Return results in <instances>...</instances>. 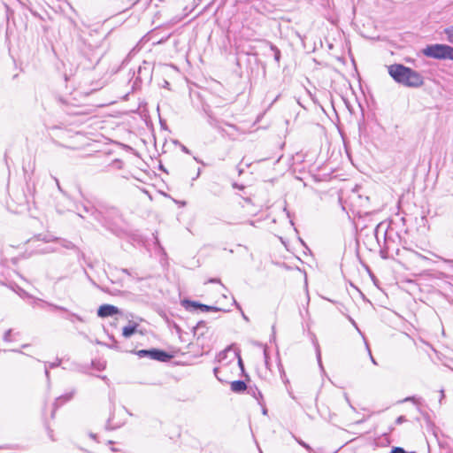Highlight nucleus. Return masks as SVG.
Returning <instances> with one entry per match:
<instances>
[{"label": "nucleus", "instance_id": "nucleus-53", "mask_svg": "<svg viewBox=\"0 0 453 453\" xmlns=\"http://www.w3.org/2000/svg\"><path fill=\"white\" fill-rule=\"evenodd\" d=\"M261 406L263 407V408H262V413H263L264 415H266V414H267V411H267V409H266V407H265V406H264V404H263V405H261Z\"/></svg>", "mask_w": 453, "mask_h": 453}, {"label": "nucleus", "instance_id": "nucleus-47", "mask_svg": "<svg viewBox=\"0 0 453 453\" xmlns=\"http://www.w3.org/2000/svg\"><path fill=\"white\" fill-rule=\"evenodd\" d=\"M219 372V367H215V368L213 369V373H214V375L216 376V378H217L219 381H222V380L218 376Z\"/></svg>", "mask_w": 453, "mask_h": 453}, {"label": "nucleus", "instance_id": "nucleus-1", "mask_svg": "<svg viewBox=\"0 0 453 453\" xmlns=\"http://www.w3.org/2000/svg\"><path fill=\"white\" fill-rule=\"evenodd\" d=\"M388 74L398 84L407 88H420L424 77L418 71L403 64H393L388 66Z\"/></svg>", "mask_w": 453, "mask_h": 453}, {"label": "nucleus", "instance_id": "nucleus-37", "mask_svg": "<svg viewBox=\"0 0 453 453\" xmlns=\"http://www.w3.org/2000/svg\"><path fill=\"white\" fill-rule=\"evenodd\" d=\"M420 400V398H418L417 396L415 395H412V396H408L406 397L403 402H413L415 403H418V401Z\"/></svg>", "mask_w": 453, "mask_h": 453}, {"label": "nucleus", "instance_id": "nucleus-64", "mask_svg": "<svg viewBox=\"0 0 453 453\" xmlns=\"http://www.w3.org/2000/svg\"><path fill=\"white\" fill-rule=\"evenodd\" d=\"M447 453H453V449H449Z\"/></svg>", "mask_w": 453, "mask_h": 453}, {"label": "nucleus", "instance_id": "nucleus-39", "mask_svg": "<svg viewBox=\"0 0 453 453\" xmlns=\"http://www.w3.org/2000/svg\"><path fill=\"white\" fill-rule=\"evenodd\" d=\"M208 282H209V283H219V284H220L223 288H226V287L221 283V280H220V279H219V278H210V279L208 280Z\"/></svg>", "mask_w": 453, "mask_h": 453}, {"label": "nucleus", "instance_id": "nucleus-23", "mask_svg": "<svg viewBox=\"0 0 453 453\" xmlns=\"http://www.w3.org/2000/svg\"><path fill=\"white\" fill-rule=\"evenodd\" d=\"M206 328V322L204 320H199L195 326L192 328V332L194 335H197L199 339L201 336L204 335V332L198 333L200 329Z\"/></svg>", "mask_w": 453, "mask_h": 453}, {"label": "nucleus", "instance_id": "nucleus-28", "mask_svg": "<svg viewBox=\"0 0 453 453\" xmlns=\"http://www.w3.org/2000/svg\"><path fill=\"white\" fill-rule=\"evenodd\" d=\"M449 42L453 44V25L444 29Z\"/></svg>", "mask_w": 453, "mask_h": 453}, {"label": "nucleus", "instance_id": "nucleus-24", "mask_svg": "<svg viewBox=\"0 0 453 453\" xmlns=\"http://www.w3.org/2000/svg\"><path fill=\"white\" fill-rule=\"evenodd\" d=\"M13 291L16 292L19 297L22 299H30L33 298V296L27 292L25 289H23L21 287L15 284V287L12 288Z\"/></svg>", "mask_w": 453, "mask_h": 453}, {"label": "nucleus", "instance_id": "nucleus-36", "mask_svg": "<svg viewBox=\"0 0 453 453\" xmlns=\"http://www.w3.org/2000/svg\"><path fill=\"white\" fill-rule=\"evenodd\" d=\"M297 441H298V443H299L302 447H303V448H304L306 450H308L309 452H311V451H312L311 447L308 443L304 442V441H302V440H298Z\"/></svg>", "mask_w": 453, "mask_h": 453}, {"label": "nucleus", "instance_id": "nucleus-6", "mask_svg": "<svg viewBox=\"0 0 453 453\" xmlns=\"http://www.w3.org/2000/svg\"><path fill=\"white\" fill-rule=\"evenodd\" d=\"M135 75V79L132 85V90H136L141 88L143 81H150L152 79V68L150 64L146 61H143V65H140L137 69L136 73H134V76Z\"/></svg>", "mask_w": 453, "mask_h": 453}, {"label": "nucleus", "instance_id": "nucleus-7", "mask_svg": "<svg viewBox=\"0 0 453 453\" xmlns=\"http://www.w3.org/2000/svg\"><path fill=\"white\" fill-rule=\"evenodd\" d=\"M96 314L99 318H109L121 315L122 311L113 304L104 303L98 307Z\"/></svg>", "mask_w": 453, "mask_h": 453}, {"label": "nucleus", "instance_id": "nucleus-51", "mask_svg": "<svg viewBox=\"0 0 453 453\" xmlns=\"http://www.w3.org/2000/svg\"><path fill=\"white\" fill-rule=\"evenodd\" d=\"M298 241H299V242H300L303 247H305L306 249H308V247H307V245H306L305 242H304L301 237H298Z\"/></svg>", "mask_w": 453, "mask_h": 453}, {"label": "nucleus", "instance_id": "nucleus-42", "mask_svg": "<svg viewBox=\"0 0 453 453\" xmlns=\"http://www.w3.org/2000/svg\"><path fill=\"white\" fill-rule=\"evenodd\" d=\"M232 187H233L234 188H236V189H239V190H242V189H244V188H245V187H244V185H242V184H239V183H237V182H233V183H232Z\"/></svg>", "mask_w": 453, "mask_h": 453}, {"label": "nucleus", "instance_id": "nucleus-11", "mask_svg": "<svg viewBox=\"0 0 453 453\" xmlns=\"http://www.w3.org/2000/svg\"><path fill=\"white\" fill-rule=\"evenodd\" d=\"M101 205L98 207H95L88 203H84L81 205V210L84 213L92 216L96 221H101Z\"/></svg>", "mask_w": 453, "mask_h": 453}, {"label": "nucleus", "instance_id": "nucleus-9", "mask_svg": "<svg viewBox=\"0 0 453 453\" xmlns=\"http://www.w3.org/2000/svg\"><path fill=\"white\" fill-rule=\"evenodd\" d=\"M30 299H31L30 303L33 307H39L41 309H45L46 307H49L51 311H55V310H65V307H64V306H60V305L47 302V301L42 300L38 297L33 296V298H30Z\"/></svg>", "mask_w": 453, "mask_h": 453}, {"label": "nucleus", "instance_id": "nucleus-19", "mask_svg": "<svg viewBox=\"0 0 453 453\" xmlns=\"http://www.w3.org/2000/svg\"><path fill=\"white\" fill-rule=\"evenodd\" d=\"M265 44L273 52L274 61L277 63V65L279 66L280 65V58H281V51H280V50L275 44H273L270 41H265Z\"/></svg>", "mask_w": 453, "mask_h": 453}, {"label": "nucleus", "instance_id": "nucleus-16", "mask_svg": "<svg viewBox=\"0 0 453 453\" xmlns=\"http://www.w3.org/2000/svg\"><path fill=\"white\" fill-rule=\"evenodd\" d=\"M60 245L63 248H65L67 250H75L79 259H81V258L85 259V254L74 243H73L71 241H68V240H65V239H62L60 241Z\"/></svg>", "mask_w": 453, "mask_h": 453}, {"label": "nucleus", "instance_id": "nucleus-45", "mask_svg": "<svg viewBox=\"0 0 453 453\" xmlns=\"http://www.w3.org/2000/svg\"><path fill=\"white\" fill-rule=\"evenodd\" d=\"M233 305L235 306V308L239 311H242V306L240 305V303L234 299V297H233Z\"/></svg>", "mask_w": 453, "mask_h": 453}, {"label": "nucleus", "instance_id": "nucleus-54", "mask_svg": "<svg viewBox=\"0 0 453 453\" xmlns=\"http://www.w3.org/2000/svg\"><path fill=\"white\" fill-rule=\"evenodd\" d=\"M240 311L242 312V316L243 319L246 320V321H249L248 316L245 315V313L242 311V310Z\"/></svg>", "mask_w": 453, "mask_h": 453}, {"label": "nucleus", "instance_id": "nucleus-15", "mask_svg": "<svg viewBox=\"0 0 453 453\" xmlns=\"http://www.w3.org/2000/svg\"><path fill=\"white\" fill-rule=\"evenodd\" d=\"M230 388L234 393L241 394L247 390L246 381L243 380H236L230 383Z\"/></svg>", "mask_w": 453, "mask_h": 453}, {"label": "nucleus", "instance_id": "nucleus-4", "mask_svg": "<svg viewBox=\"0 0 453 453\" xmlns=\"http://www.w3.org/2000/svg\"><path fill=\"white\" fill-rule=\"evenodd\" d=\"M422 53L425 57L437 60H452L453 47L445 43L427 44Z\"/></svg>", "mask_w": 453, "mask_h": 453}, {"label": "nucleus", "instance_id": "nucleus-31", "mask_svg": "<svg viewBox=\"0 0 453 453\" xmlns=\"http://www.w3.org/2000/svg\"><path fill=\"white\" fill-rule=\"evenodd\" d=\"M109 338L111 340L112 343L111 345H107L105 344L107 347L111 348V349H119V342H117V340L114 338L113 335H109Z\"/></svg>", "mask_w": 453, "mask_h": 453}, {"label": "nucleus", "instance_id": "nucleus-32", "mask_svg": "<svg viewBox=\"0 0 453 453\" xmlns=\"http://www.w3.org/2000/svg\"><path fill=\"white\" fill-rule=\"evenodd\" d=\"M91 365H92L95 369H96V370H98V371L104 370V368H105V365H103V364H101V363H96V361H94V360L91 362Z\"/></svg>", "mask_w": 453, "mask_h": 453}, {"label": "nucleus", "instance_id": "nucleus-52", "mask_svg": "<svg viewBox=\"0 0 453 453\" xmlns=\"http://www.w3.org/2000/svg\"><path fill=\"white\" fill-rule=\"evenodd\" d=\"M440 393H441V397H440L439 402H440V403H441L442 399L445 397L444 390H443V389H441V390L440 391Z\"/></svg>", "mask_w": 453, "mask_h": 453}, {"label": "nucleus", "instance_id": "nucleus-20", "mask_svg": "<svg viewBox=\"0 0 453 453\" xmlns=\"http://www.w3.org/2000/svg\"><path fill=\"white\" fill-rule=\"evenodd\" d=\"M234 356H235V357L238 360V366H239V368L241 370V375L245 377L247 380H250V376H249V374L245 371L244 363H243V360H242V358L241 357V350L239 349H235Z\"/></svg>", "mask_w": 453, "mask_h": 453}, {"label": "nucleus", "instance_id": "nucleus-46", "mask_svg": "<svg viewBox=\"0 0 453 453\" xmlns=\"http://www.w3.org/2000/svg\"><path fill=\"white\" fill-rule=\"evenodd\" d=\"M275 341V325L272 326V336L270 342Z\"/></svg>", "mask_w": 453, "mask_h": 453}, {"label": "nucleus", "instance_id": "nucleus-59", "mask_svg": "<svg viewBox=\"0 0 453 453\" xmlns=\"http://www.w3.org/2000/svg\"><path fill=\"white\" fill-rule=\"evenodd\" d=\"M170 86V83L167 81H165V88H168Z\"/></svg>", "mask_w": 453, "mask_h": 453}, {"label": "nucleus", "instance_id": "nucleus-29", "mask_svg": "<svg viewBox=\"0 0 453 453\" xmlns=\"http://www.w3.org/2000/svg\"><path fill=\"white\" fill-rule=\"evenodd\" d=\"M389 453H416L415 451H407L402 447L395 446L392 447Z\"/></svg>", "mask_w": 453, "mask_h": 453}, {"label": "nucleus", "instance_id": "nucleus-30", "mask_svg": "<svg viewBox=\"0 0 453 453\" xmlns=\"http://www.w3.org/2000/svg\"><path fill=\"white\" fill-rule=\"evenodd\" d=\"M423 417H424V418H425V420H426V423L427 427H428L429 429L434 430V429L435 428V425H434V423L431 420L430 416H429L427 413H426V414H424V415H423Z\"/></svg>", "mask_w": 453, "mask_h": 453}, {"label": "nucleus", "instance_id": "nucleus-61", "mask_svg": "<svg viewBox=\"0 0 453 453\" xmlns=\"http://www.w3.org/2000/svg\"><path fill=\"white\" fill-rule=\"evenodd\" d=\"M52 433H53V432H52V430H50V431H49V436L53 440Z\"/></svg>", "mask_w": 453, "mask_h": 453}, {"label": "nucleus", "instance_id": "nucleus-12", "mask_svg": "<svg viewBox=\"0 0 453 453\" xmlns=\"http://www.w3.org/2000/svg\"><path fill=\"white\" fill-rule=\"evenodd\" d=\"M139 324L134 321H129L128 325L125 326L122 328V335L125 338H130L133 336L138 330Z\"/></svg>", "mask_w": 453, "mask_h": 453}, {"label": "nucleus", "instance_id": "nucleus-25", "mask_svg": "<svg viewBox=\"0 0 453 453\" xmlns=\"http://www.w3.org/2000/svg\"><path fill=\"white\" fill-rule=\"evenodd\" d=\"M234 348V349H237L234 344H231L228 347H226V349L220 351L217 356L218 362H222L223 360H225L226 358L227 351Z\"/></svg>", "mask_w": 453, "mask_h": 453}, {"label": "nucleus", "instance_id": "nucleus-33", "mask_svg": "<svg viewBox=\"0 0 453 453\" xmlns=\"http://www.w3.org/2000/svg\"><path fill=\"white\" fill-rule=\"evenodd\" d=\"M12 329H8L5 331L4 334V342H12Z\"/></svg>", "mask_w": 453, "mask_h": 453}, {"label": "nucleus", "instance_id": "nucleus-63", "mask_svg": "<svg viewBox=\"0 0 453 453\" xmlns=\"http://www.w3.org/2000/svg\"><path fill=\"white\" fill-rule=\"evenodd\" d=\"M100 378H101L102 380H108L106 376H100Z\"/></svg>", "mask_w": 453, "mask_h": 453}, {"label": "nucleus", "instance_id": "nucleus-49", "mask_svg": "<svg viewBox=\"0 0 453 453\" xmlns=\"http://www.w3.org/2000/svg\"><path fill=\"white\" fill-rule=\"evenodd\" d=\"M45 376H46L47 380H50V372L47 367V363H45Z\"/></svg>", "mask_w": 453, "mask_h": 453}, {"label": "nucleus", "instance_id": "nucleus-44", "mask_svg": "<svg viewBox=\"0 0 453 453\" xmlns=\"http://www.w3.org/2000/svg\"><path fill=\"white\" fill-rule=\"evenodd\" d=\"M159 124H160V127H161L162 129H165V130L167 129V124H166V121L165 119H159Z\"/></svg>", "mask_w": 453, "mask_h": 453}, {"label": "nucleus", "instance_id": "nucleus-3", "mask_svg": "<svg viewBox=\"0 0 453 453\" xmlns=\"http://www.w3.org/2000/svg\"><path fill=\"white\" fill-rule=\"evenodd\" d=\"M99 222L110 231L116 234L119 228V224L122 222V216L116 207L102 204L101 221Z\"/></svg>", "mask_w": 453, "mask_h": 453}, {"label": "nucleus", "instance_id": "nucleus-10", "mask_svg": "<svg viewBox=\"0 0 453 453\" xmlns=\"http://www.w3.org/2000/svg\"><path fill=\"white\" fill-rule=\"evenodd\" d=\"M75 390H72L71 392L65 393L64 395H59L55 399L53 403V410L51 411V418L55 417V413L58 408L64 405L65 403L69 402L74 395Z\"/></svg>", "mask_w": 453, "mask_h": 453}, {"label": "nucleus", "instance_id": "nucleus-5", "mask_svg": "<svg viewBox=\"0 0 453 453\" xmlns=\"http://www.w3.org/2000/svg\"><path fill=\"white\" fill-rule=\"evenodd\" d=\"M131 353L138 356L139 358L148 357L151 360H156L162 363L169 362L173 357V355L168 351L158 348L142 349L139 350L134 349L131 351Z\"/></svg>", "mask_w": 453, "mask_h": 453}, {"label": "nucleus", "instance_id": "nucleus-27", "mask_svg": "<svg viewBox=\"0 0 453 453\" xmlns=\"http://www.w3.org/2000/svg\"><path fill=\"white\" fill-rule=\"evenodd\" d=\"M316 357H317V361H318V364L319 365V368L320 370L325 372V370H324V366L322 365V360H321V352H320V349H319V346L318 343H316Z\"/></svg>", "mask_w": 453, "mask_h": 453}, {"label": "nucleus", "instance_id": "nucleus-38", "mask_svg": "<svg viewBox=\"0 0 453 453\" xmlns=\"http://www.w3.org/2000/svg\"><path fill=\"white\" fill-rule=\"evenodd\" d=\"M406 421H407V419H406L405 416L401 415V416L396 418L395 424L396 425H401V424H403V423H404Z\"/></svg>", "mask_w": 453, "mask_h": 453}, {"label": "nucleus", "instance_id": "nucleus-26", "mask_svg": "<svg viewBox=\"0 0 453 453\" xmlns=\"http://www.w3.org/2000/svg\"><path fill=\"white\" fill-rule=\"evenodd\" d=\"M111 409H112V410H111V415H110V417H109V418L107 419V422H106V424H105V429H106V430H114V429H116V428H118V427H119V426H120V425H118V426H112V425H111V420H112V418H113V411H114V409H115V405H114V403H112V407H111Z\"/></svg>", "mask_w": 453, "mask_h": 453}, {"label": "nucleus", "instance_id": "nucleus-34", "mask_svg": "<svg viewBox=\"0 0 453 453\" xmlns=\"http://www.w3.org/2000/svg\"><path fill=\"white\" fill-rule=\"evenodd\" d=\"M61 365V359L58 358L55 362L47 364L48 368L54 369Z\"/></svg>", "mask_w": 453, "mask_h": 453}, {"label": "nucleus", "instance_id": "nucleus-60", "mask_svg": "<svg viewBox=\"0 0 453 453\" xmlns=\"http://www.w3.org/2000/svg\"><path fill=\"white\" fill-rule=\"evenodd\" d=\"M349 320L351 321V323L357 327V324L355 322V320H353L351 318H349Z\"/></svg>", "mask_w": 453, "mask_h": 453}, {"label": "nucleus", "instance_id": "nucleus-41", "mask_svg": "<svg viewBox=\"0 0 453 453\" xmlns=\"http://www.w3.org/2000/svg\"><path fill=\"white\" fill-rule=\"evenodd\" d=\"M173 328L175 329L176 333L179 334V337L181 338L182 329L180 328V326L178 324L174 323Z\"/></svg>", "mask_w": 453, "mask_h": 453}, {"label": "nucleus", "instance_id": "nucleus-55", "mask_svg": "<svg viewBox=\"0 0 453 453\" xmlns=\"http://www.w3.org/2000/svg\"><path fill=\"white\" fill-rule=\"evenodd\" d=\"M85 274L87 276V278L94 284L96 285V282L89 277L88 273L85 271Z\"/></svg>", "mask_w": 453, "mask_h": 453}, {"label": "nucleus", "instance_id": "nucleus-17", "mask_svg": "<svg viewBox=\"0 0 453 453\" xmlns=\"http://www.w3.org/2000/svg\"><path fill=\"white\" fill-rule=\"evenodd\" d=\"M248 394L251 395L254 398H256L258 402V404L263 405L264 404V399L263 395L261 391L257 388V386H250L247 388Z\"/></svg>", "mask_w": 453, "mask_h": 453}, {"label": "nucleus", "instance_id": "nucleus-57", "mask_svg": "<svg viewBox=\"0 0 453 453\" xmlns=\"http://www.w3.org/2000/svg\"><path fill=\"white\" fill-rule=\"evenodd\" d=\"M237 170H238V174L239 175H242L243 173V172H244V170L242 169V168H239V166H237Z\"/></svg>", "mask_w": 453, "mask_h": 453}, {"label": "nucleus", "instance_id": "nucleus-18", "mask_svg": "<svg viewBox=\"0 0 453 453\" xmlns=\"http://www.w3.org/2000/svg\"><path fill=\"white\" fill-rule=\"evenodd\" d=\"M58 311L64 312L65 314L64 318L72 323H74L75 320L80 321V322H84V319L81 316H80L77 313L70 311L66 308H65V310H58Z\"/></svg>", "mask_w": 453, "mask_h": 453}, {"label": "nucleus", "instance_id": "nucleus-21", "mask_svg": "<svg viewBox=\"0 0 453 453\" xmlns=\"http://www.w3.org/2000/svg\"><path fill=\"white\" fill-rule=\"evenodd\" d=\"M199 311H203V312H209V311L229 312L231 310H229V309H223V308H220V307H218V306H214V305L204 304V303H202L200 302Z\"/></svg>", "mask_w": 453, "mask_h": 453}, {"label": "nucleus", "instance_id": "nucleus-40", "mask_svg": "<svg viewBox=\"0 0 453 453\" xmlns=\"http://www.w3.org/2000/svg\"><path fill=\"white\" fill-rule=\"evenodd\" d=\"M365 345H366V349H367V350H368V353H369V356H370V358H371L372 363V364H374V365H378V364H377L376 359H375V358L372 357V355L371 349H370V348H369V346H368L367 342H365Z\"/></svg>", "mask_w": 453, "mask_h": 453}, {"label": "nucleus", "instance_id": "nucleus-50", "mask_svg": "<svg viewBox=\"0 0 453 453\" xmlns=\"http://www.w3.org/2000/svg\"><path fill=\"white\" fill-rule=\"evenodd\" d=\"M88 436H89L91 439H93V440H95V441H97V434H96L89 433V434H88Z\"/></svg>", "mask_w": 453, "mask_h": 453}, {"label": "nucleus", "instance_id": "nucleus-48", "mask_svg": "<svg viewBox=\"0 0 453 453\" xmlns=\"http://www.w3.org/2000/svg\"><path fill=\"white\" fill-rule=\"evenodd\" d=\"M180 149L184 153L190 154V150L183 144H180Z\"/></svg>", "mask_w": 453, "mask_h": 453}, {"label": "nucleus", "instance_id": "nucleus-35", "mask_svg": "<svg viewBox=\"0 0 453 453\" xmlns=\"http://www.w3.org/2000/svg\"><path fill=\"white\" fill-rule=\"evenodd\" d=\"M263 354H264V358H265V364L266 367H268L270 356H269V352H268V349L266 347L264 349Z\"/></svg>", "mask_w": 453, "mask_h": 453}, {"label": "nucleus", "instance_id": "nucleus-43", "mask_svg": "<svg viewBox=\"0 0 453 453\" xmlns=\"http://www.w3.org/2000/svg\"><path fill=\"white\" fill-rule=\"evenodd\" d=\"M344 398H345V401L348 403V404L349 405V407L352 409V410H356L355 407L351 404L350 403V400L349 398V395L347 393H344Z\"/></svg>", "mask_w": 453, "mask_h": 453}, {"label": "nucleus", "instance_id": "nucleus-14", "mask_svg": "<svg viewBox=\"0 0 453 453\" xmlns=\"http://www.w3.org/2000/svg\"><path fill=\"white\" fill-rule=\"evenodd\" d=\"M180 304L182 307L185 308L186 311L195 312L199 311L200 307V302L199 301H194L188 298L182 299L180 301Z\"/></svg>", "mask_w": 453, "mask_h": 453}, {"label": "nucleus", "instance_id": "nucleus-2", "mask_svg": "<svg viewBox=\"0 0 453 453\" xmlns=\"http://www.w3.org/2000/svg\"><path fill=\"white\" fill-rule=\"evenodd\" d=\"M384 226L383 222L379 223L374 229V235L380 247V257L388 259L390 257L389 252L394 250L395 240L393 238V230H389V226L383 230Z\"/></svg>", "mask_w": 453, "mask_h": 453}, {"label": "nucleus", "instance_id": "nucleus-58", "mask_svg": "<svg viewBox=\"0 0 453 453\" xmlns=\"http://www.w3.org/2000/svg\"><path fill=\"white\" fill-rule=\"evenodd\" d=\"M122 272H123L124 273H127V274H128V275H131V273H130V272H129V270H128V269H123V270H122Z\"/></svg>", "mask_w": 453, "mask_h": 453}, {"label": "nucleus", "instance_id": "nucleus-13", "mask_svg": "<svg viewBox=\"0 0 453 453\" xmlns=\"http://www.w3.org/2000/svg\"><path fill=\"white\" fill-rule=\"evenodd\" d=\"M203 109L205 115L207 116L208 124L218 130H222L219 126V120L213 115L212 111L209 109V106H203Z\"/></svg>", "mask_w": 453, "mask_h": 453}, {"label": "nucleus", "instance_id": "nucleus-56", "mask_svg": "<svg viewBox=\"0 0 453 453\" xmlns=\"http://www.w3.org/2000/svg\"><path fill=\"white\" fill-rule=\"evenodd\" d=\"M159 170L165 172V173L167 172L165 167L162 164L159 165Z\"/></svg>", "mask_w": 453, "mask_h": 453}, {"label": "nucleus", "instance_id": "nucleus-62", "mask_svg": "<svg viewBox=\"0 0 453 453\" xmlns=\"http://www.w3.org/2000/svg\"><path fill=\"white\" fill-rule=\"evenodd\" d=\"M11 351H12V352H17V353H22V352H21L20 350H19V349H12Z\"/></svg>", "mask_w": 453, "mask_h": 453}, {"label": "nucleus", "instance_id": "nucleus-22", "mask_svg": "<svg viewBox=\"0 0 453 453\" xmlns=\"http://www.w3.org/2000/svg\"><path fill=\"white\" fill-rule=\"evenodd\" d=\"M4 6L5 9V17H6V23H7V28H8L11 22L15 24L14 11L7 4H4Z\"/></svg>", "mask_w": 453, "mask_h": 453}, {"label": "nucleus", "instance_id": "nucleus-8", "mask_svg": "<svg viewBox=\"0 0 453 453\" xmlns=\"http://www.w3.org/2000/svg\"><path fill=\"white\" fill-rule=\"evenodd\" d=\"M30 299H31L30 303L33 307H39L41 309H45L46 307H49L51 311H55V310H65V307H64V306H60V305L47 302V301L42 300L38 297L33 296V298H30Z\"/></svg>", "mask_w": 453, "mask_h": 453}]
</instances>
